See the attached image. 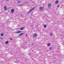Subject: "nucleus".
I'll use <instances>...</instances> for the list:
<instances>
[{
    "label": "nucleus",
    "instance_id": "1",
    "mask_svg": "<svg viewBox=\"0 0 64 64\" xmlns=\"http://www.w3.org/2000/svg\"><path fill=\"white\" fill-rule=\"evenodd\" d=\"M35 9V8H32V9L30 10H29L28 12V13H29L30 12H32L33 10H34Z\"/></svg>",
    "mask_w": 64,
    "mask_h": 64
},
{
    "label": "nucleus",
    "instance_id": "2",
    "mask_svg": "<svg viewBox=\"0 0 64 64\" xmlns=\"http://www.w3.org/2000/svg\"><path fill=\"white\" fill-rule=\"evenodd\" d=\"M48 8H50L51 7V5L50 3H49L48 4Z\"/></svg>",
    "mask_w": 64,
    "mask_h": 64
},
{
    "label": "nucleus",
    "instance_id": "3",
    "mask_svg": "<svg viewBox=\"0 0 64 64\" xmlns=\"http://www.w3.org/2000/svg\"><path fill=\"white\" fill-rule=\"evenodd\" d=\"M43 7L42 6H41L40 7V10H42V9H43Z\"/></svg>",
    "mask_w": 64,
    "mask_h": 64
},
{
    "label": "nucleus",
    "instance_id": "4",
    "mask_svg": "<svg viewBox=\"0 0 64 64\" xmlns=\"http://www.w3.org/2000/svg\"><path fill=\"white\" fill-rule=\"evenodd\" d=\"M37 34H34L33 35L34 37H37Z\"/></svg>",
    "mask_w": 64,
    "mask_h": 64
},
{
    "label": "nucleus",
    "instance_id": "5",
    "mask_svg": "<svg viewBox=\"0 0 64 64\" xmlns=\"http://www.w3.org/2000/svg\"><path fill=\"white\" fill-rule=\"evenodd\" d=\"M11 13H13V12H14V10L13 9H12L11 10Z\"/></svg>",
    "mask_w": 64,
    "mask_h": 64
},
{
    "label": "nucleus",
    "instance_id": "6",
    "mask_svg": "<svg viewBox=\"0 0 64 64\" xmlns=\"http://www.w3.org/2000/svg\"><path fill=\"white\" fill-rule=\"evenodd\" d=\"M22 32L20 31H18L16 32L17 33H22Z\"/></svg>",
    "mask_w": 64,
    "mask_h": 64
},
{
    "label": "nucleus",
    "instance_id": "7",
    "mask_svg": "<svg viewBox=\"0 0 64 64\" xmlns=\"http://www.w3.org/2000/svg\"><path fill=\"white\" fill-rule=\"evenodd\" d=\"M24 27H23L22 28H20V29L21 30H24Z\"/></svg>",
    "mask_w": 64,
    "mask_h": 64
},
{
    "label": "nucleus",
    "instance_id": "8",
    "mask_svg": "<svg viewBox=\"0 0 64 64\" xmlns=\"http://www.w3.org/2000/svg\"><path fill=\"white\" fill-rule=\"evenodd\" d=\"M4 9L5 10H7V8H6V6H4Z\"/></svg>",
    "mask_w": 64,
    "mask_h": 64
},
{
    "label": "nucleus",
    "instance_id": "9",
    "mask_svg": "<svg viewBox=\"0 0 64 64\" xmlns=\"http://www.w3.org/2000/svg\"><path fill=\"white\" fill-rule=\"evenodd\" d=\"M23 34H24V33H21L18 35V36H21V35H23Z\"/></svg>",
    "mask_w": 64,
    "mask_h": 64
},
{
    "label": "nucleus",
    "instance_id": "10",
    "mask_svg": "<svg viewBox=\"0 0 64 64\" xmlns=\"http://www.w3.org/2000/svg\"><path fill=\"white\" fill-rule=\"evenodd\" d=\"M59 3V1L58 0H56L55 2L56 4H58Z\"/></svg>",
    "mask_w": 64,
    "mask_h": 64
},
{
    "label": "nucleus",
    "instance_id": "11",
    "mask_svg": "<svg viewBox=\"0 0 64 64\" xmlns=\"http://www.w3.org/2000/svg\"><path fill=\"white\" fill-rule=\"evenodd\" d=\"M8 41H6V42L5 43L6 44H8Z\"/></svg>",
    "mask_w": 64,
    "mask_h": 64
},
{
    "label": "nucleus",
    "instance_id": "12",
    "mask_svg": "<svg viewBox=\"0 0 64 64\" xmlns=\"http://www.w3.org/2000/svg\"><path fill=\"white\" fill-rule=\"evenodd\" d=\"M17 2L18 3H21V1L20 0H18L17 1Z\"/></svg>",
    "mask_w": 64,
    "mask_h": 64
},
{
    "label": "nucleus",
    "instance_id": "13",
    "mask_svg": "<svg viewBox=\"0 0 64 64\" xmlns=\"http://www.w3.org/2000/svg\"><path fill=\"white\" fill-rule=\"evenodd\" d=\"M50 43H48V46H50Z\"/></svg>",
    "mask_w": 64,
    "mask_h": 64
},
{
    "label": "nucleus",
    "instance_id": "14",
    "mask_svg": "<svg viewBox=\"0 0 64 64\" xmlns=\"http://www.w3.org/2000/svg\"><path fill=\"white\" fill-rule=\"evenodd\" d=\"M50 36H52V35H53V34L52 33H50Z\"/></svg>",
    "mask_w": 64,
    "mask_h": 64
},
{
    "label": "nucleus",
    "instance_id": "15",
    "mask_svg": "<svg viewBox=\"0 0 64 64\" xmlns=\"http://www.w3.org/2000/svg\"><path fill=\"white\" fill-rule=\"evenodd\" d=\"M4 34L3 33H2L1 34V36H3Z\"/></svg>",
    "mask_w": 64,
    "mask_h": 64
},
{
    "label": "nucleus",
    "instance_id": "16",
    "mask_svg": "<svg viewBox=\"0 0 64 64\" xmlns=\"http://www.w3.org/2000/svg\"><path fill=\"white\" fill-rule=\"evenodd\" d=\"M23 5L22 4H20V6H23Z\"/></svg>",
    "mask_w": 64,
    "mask_h": 64
},
{
    "label": "nucleus",
    "instance_id": "17",
    "mask_svg": "<svg viewBox=\"0 0 64 64\" xmlns=\"http://www.w3.org/2000/svg\"><path fill=\"white\" fill-rule=\"evenodd\" d=\"M52 49V47H51L49 48V49H50V50H51Z\"/></svg>",
    "mask_w": 64,
    "mask_h": 64
},
{
    "label": "nucleus",
    "instance_id": "18",
    "mask_svg": "<svg viewBox=\"0 0 64 64\" xmlns=\"http://www.w3.org/2000/svg\"><path fill=\"white\" fill-rule=\"evenodd\" d=\"M44 27L45 28H46V25H44Z\"/></svg>",
    "mask_w": 64,
    "mask_h": 64
},
{
    "label": "nucleus",
    "instance_id": "19",
    "mask_svg": "<svg viewBox=\"0 0 64 64\" xmlns=\"http://www.w3.org/2000/svg\"><path fill=\"white\" fill-rule=\"evenodd\" d=\"M59 7V5H58V6H57V7Z\"/></svg>",
    "mask_w": 64,
    "mask_h": 64
},
{
    "label": "nucleus",
    "instance_id": "20",
    "mask_svg": "<svg viewBox=\"0 0 64 64\" xmlns=\"http://www.w3.org/2000/svg\"><path fill=\"white\" fill-rule=\"evenodd\" d=\"M10 40H12V38H10Z\"/></svg>",
    "mask_w": 64,
    "mask_h": 64
},
{
    "label": "nucleus",
    "instance_id": "21",
    "mask_svg": "<svg viewBox=\"0 0 64 64\" xmlns=\"http://www.w3.org/2000/svg\"><path fill=\"white\" fill-rule=\"evenodd\" d=\"M1 39H2V38H1Z\"/></svg>",
    "mask_w": 64,
    "mask_h": 64
},
{
    "label": "nucleus",
    "instance_id": "22",
    "mask_svg": "<svg viewBox=\"0 0 64 64\" xmlns=\"http://www.w3.org/2000/svg\"><path fill=\"white\" fill-rule=\"evenodd\" d=\"M6 1H9V0H6Z\"/></svg>",
    "mask_w": 64,
    "mask_h": 64
},
{
    "label": "nucleus",
    "instance_id": "23",
    "mask_svg": "<svg viewBox=\"0 0 64 64\" xmlns=\"http://www.w3.org/2000/svg\"><path fill=\"white\" fill-rule=\"evenodd\" d=\"M26 36H27V34L26 35Z\"/></svg>",
    "mask_w": 64,
    "mask_h": 64
},
{
    "label": "nucleus",
    "instance_id": "24",
    "mask_svg": "<svg viewBox=\"0 0 64 64\" xmlns=\"http://www.w3.org/2000/svg\"><path fill=\"white\" fill-rule=\"evenodd\" d=\"M29 54V55H30V54Z\"/></svg>",
    "mask_w": 64,
    "mask_h": 64
}]
</instances>
